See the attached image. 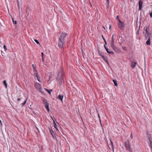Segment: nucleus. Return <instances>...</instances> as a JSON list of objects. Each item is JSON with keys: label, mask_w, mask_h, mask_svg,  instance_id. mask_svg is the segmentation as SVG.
<instances>
[{"label": "nucleus", "mask_w": 152, "mask_h": 152, "mask_svg": "<svg viewBox=\"0 0 152 152\" xmlns=\"http://www.w3.org/2000/svg\"><path fill=\"white\" fill-rule=\"evenodd\" d=\"M118 22H119V23H121L122 22L120 20V19H118Z\"/></svg>", "instance_id": "obj_38"}, {"label": "nucleus", "mask_w": 152, "mask_h": 152, "mask_svg": "<svg viewBox=\"0 0 152 152\" xmlns=\"http://www.w3.org/2000/svg\"><path fill=\"white\" fill-rule=\"evenodd\" d=\"M102 38H103V39L104 40V41L105 40V38L104 37H103V35H102Z\"/></svg>", "instance_id": "obj_44"}, {"label": "nucleus", "mask_w": 152, "mask_h": 152, "mask_svg": "<svg viewBox=\"0 0 152 152\" xmlns=\"http://www.w3.org/2000/svg\"><path fill=\"white\" fill-rule=\"evenodd\" d=\"M132 1V0H130V1Z\"/></svg>", "instance_id": "obj_57"}, {"label": "nucleus", "mask_w": 152, "mask_h": 152, "mask_svg": "<svg viewBox=\"0 0 152 152\" xmlns=\"http://www.w3.org/2000/svg\"><path fill=\"white\" fill-rule=\"evenodd\" d=\"M22 99V98H18V99H17V100H18V101H20V100L21 99Z\"/></svg>", "instance_id": "obj_42"}, {"label": "nucleus", "mask_w": 152, "mask_h": 152, "mask_svg": "<svg viewBox=\"0 0 152 152\" xmlns=\"http://www.w3.org/2000/svg\"><path fill=\"white\" fill-rule=\"evenodd\" d=\"M42 61H44V59L43 57H42Z\"/></svg>", "instance_id": "obj_49"}, {"label": "nucleus", "mask_w": 152, "mask_h": 152, "mask_svg": "<svg viewBox=\"0 0 152 152\" xmlns=\"http://www.w3.org/2000/svg\"><path fill=\"white\" fill-rule=\"evenodd\" d=\"M119 44H120V45H121V43H120Z\"/></svg>", "instance_id": "obj_56"}, {"label": "nucleus", "mask_w": 152, "mask_h": 152, "mask_svg": "<svg viewBox=\"0 0 152 152\" xmlns=\"http://www.w3.org/2000/svg\"><path fill=\"white\" fill-rule=\"evenodd\" d=\"M149 141V146H151V145H152V141H151V139H149V140H148Z\"/></svg>", "instance_id": "obj_24"}, {"label": "nucleus", "mask_w": 152, "mask_h": 152, "mask_svg": "<svg viewBox=\"0 0 152 152\" xmlns=\"http://www.w3.org/2000/svg\"><path fill=\"white\" fill-rule=\"evenodd\" d=\"M148 40L146 42V43L147 45H150L151 44V39H147Z\"/></svg>", "instance_id": "obj_15"}, {"label": "nucleus", "mask_w": 152, "mask_h": 152, "mask_svg": "<svg viewBox=\"0 0 152 152\" xmlns=\"http://www.w3.org/2000/svg\"><path fill=\"white\" fill-rule=\"evenodd\" d=\"M107 1V6H108L109 4V0H106Z\"/></svg>", "instance_id": "obj_34"}, {"label": "nucleus", "mask_w": 152, "mask_h": 152, "mask_svg": "<svg viewBox=\"0 0 152 152\" xmlns=\"http://www.w3.org/2000/svg\"><path fill=\"white\" fill-rule=\"evenodd\" d=\"M111 47L113 50L116 53H119L120 52V50L114 45V44L112 46H111Z\"/></svg>", "instance_id": "obj_6"}, {"label": "nucleus", "mask_w": 152, "mask_h": 152, "mask_svg": "<svg viewBox=\"0 0 152 152\" xmlns=\"http://www.w3.org/2000/svg\"><path fill=\"white\" fill-rule=\"evenodd\" d=\"M103 28L104 29H105V28L104 26H103Z\"/></svg>", "instance_id": "obj_53"}, {"label": "nucleus", "mask_w": 152, "mask_h": 152, "mask_svg": "<svg viewBox=\"0 0 152 152\" xmlns=\"http://www.w3.org/2000/svg\"><path fill=\"white\" fill-rule=\"evenodd\" d=\"M50 77H49V80H50Z\"/></svg>", "instance_id": "obj_55"}, {"label": "nucleus", "mask_w": 152, "mask_h": 152, "mask_svg": "<svg viewBox=\"0 0 152 152\" xmlns=\"http://www.w3.org/2000/svg\"><path fill=\"white\" fill-rule=\"evenodd\" d=\"M146 29H145V31H146V34H148L149 33H149V32L148 31V29L147 28V27H146Z\"/></svg>", "instance_id": "obj_27"}, {"label": "nucleus", "mask_w": 152, "mask_h": 152, "mask_svg": "<svg viewBox=\"0 0 152 152\" xmlns=\"http://www.w3.org/2000/svg\"><path fill=\"white\" fill-rule=\"evenodd\" d=\"M37 80H38V81L39 82H41L40 81V77H39V76L37 77Z\"/></svg>", "instance_id": "obj_30"}, {"label": "nucleus", "mask_w": 152, "mask_h": 152, "mask_svg": "<svg viewBox=\"0 0 152 152\" xmlns=\"http://www.w3.org/2000/svg\"><path fill=\"white\" fill-rule=\"evenodd\" d=\"M130 137L131 138V139H132L133 137V135H132V133L131 134Z\"/></svg>", "instance_id": "obj_36"}, {"label": "nucleus", "mask_w": 152, "mask_h": 152, "mask_svg": "<svg viewBox=\"0 0 152 152\" xmlns=\"http://www.w3.org/2000/svg\"><path fill=\"white\" fill-rule=\"evenodd\" d=\"M27 99H26L24 101V102L22 103V107H23L24 106H25V105L26 102V101H27Z\"/></svg>", "instance_id": "obj_22"}, {"label": "nucleus", "mask_w": 152, "mask_h": 152, "mask_svg": "<svg viewBox=\"0 0 152 152\" xmlns=\"http://www.w3.org/2000/svg\"><path fill=\"white\" fill-rule=\"evenodd\" d=\"M146 134L148 137V140H149V139H150L151 138V134L149 133L148 131H147Z\"/></svg>", "instance_id": "obj_12"}, {"label": "nucleus", "mask_w": 152, "mask_h": 152, "mask_svg": "<svg viewBox=\"0 0 152 152\" xmlns=\"http://www.w3.org/2000/svg\"><path fill=\"white\" fill-rule=\"evenodd\" d=\"M41 54L42 55V57H43L44 53L43 52H42L41 53Z\"/></svg>", "instance_id": "obj_45"}, {"label": "nucleus", "mask_w": 152, "mask_h": 152, "mask_svg": "<svg viewBox=\"0 0 152 152\" xmlns=\"http://www.w3.org/2000/svg\"><path fill=\"white\" fill-rule=\"evenodd\" d=\"M56 128V130L57 131H58V129L57 128V127H56V128Z\"/></svg>", "instance_id": "obj_48"}, {"label": "nucleus", "mask_w": 152, "mask_h": 152, "mask_svg": "<svg viewBox=\"0 0 152 152\" xmlns=\"http://www.w3.org/2000/svg\"><path fill=\"white\" fill-rule=\"evenodd\" d=\"M18 8L19 10L20 9V6H19V4L18 2Z\"/></svg>", "instance_id": "obj_40"}, {"label": "nucleus", "mask_w": 152, "mask_h": 152, "mask_svg": "<svg viewBox=\"0 0 152 152\" xmlns=\"http://www.w3.org/2000/svg\"><path fill=\"white\" fill-rule=\"evenodd\" d=\"M3 83L4 85L6 88H7V83L6 80H4L3 82Z\"/></svg>", "instance_id": "obj_19"}, {"label": "nucleus", "mask_w": 152, "mask_h": 152, "mask_svg": "<svg viewBox=\"0 0 152 152\" xmlns=\"http://www.w3.org/2000/svg\"><path fill=\"white\" fill-rule=\"evenodd\" d=\"M137 64V63L136 62L132 61L131 62V66L132 69L134 68L136 65Z\"/></svg>", "instance_id": "obj_9"}, {"label": "nucleus", "mask_w": 152, "mask_h": 152, "mask_svg": "<svg viewBox=\"0 0 152 152\" xmlns=\"http://www.w3.org/2000/svg\"><path fill=\"white\" fill-rule=\"evenodd\" d=\"M109 29L111 30V26H110Z\"/></svg>", "instance_id": "obj_47"}, {"label": "nucleus", "mask_w": 152, "mask_h": 152, "mask_svg": "<svg viewBox=\"0 0 152 152\" xmlns=\"http://www.w3.org/2000/svg\"><path fill=\"white\" fill-rule=\"evenodd\" d=\"M151 34L150 33L148 34H145V37L146 39H151Z\"/></svg>", "instance_id": "obj_13"}, {"label": "nucleus", "mask_w": 152, "mask_h": 152, "mask_svg": "<svg viewBox=\"0 0 152 152\" xmlns=\"http://www.w3.org/2000/svg\"><path fill=\"white\" fill-rule=\"evenodd\" d=\"M143 1L141 0H139V10H141L142 7V5L143 4Z\"/></svg>", "instance_id": "obj_7"}, {"label": "nucleus", "mask_w": 152, "mask_h": 152, "mask_svg": "<svg viewBox=\"0 0 152 152\" xmlns=\"http://www.w3.org/2000/svg\"><path fill=\"white\" fill-rule=\"evenodd\" d=\"M34 76L35 77H39L38 74V72L37 70H35V71H34Z\"/></svg>", "instance_id": "obj_17"}, {"label": "nucleus", "mask_w": 152, "mask_h": 152, "mask_svg": "<svg viewBox=\"0 0 152 152\" xmlns=\"http://www.w3.org/2000/svg\"><path fill=\"white\" fill-rule=\"evenodd\" d=\"M53 123L54 125V127L55 128H56V127H57V126L56 123H55V120H54L53 119Z\"/></svg>", "instance_id": "obj_25"}, {"label": "nucleus", "mask_w": 152, "mask_h": 152, "mask_svg": "<svg viewBox=\"0 0 152 152\" xmlns=\"http://www.w3.org/2000/svg\"><path fill=\"white\" fill-rule=\"evenodd\" d=\"M98 117H99V121H100V124H101V119H100V115H99V114H98Z\"/></svg>", "instance_id": "obj_37"}, {"label": "nucleus", "mask_w": 152, "mask_h": 152, "mask_svg": "<svg viewBox=\"0 0 152 152\" xmlns=\"http://www.w3.org/2000/svg\"><path fill=\"white\" fill-rule=\"evenodd\" d=\"M50 131L51 134L52 135L53 137L54 138L55 135L53 134V133L54 132L53 131L52 129L50 130Z\"/></svg>", "instance_id": "obj_16"}, {"label": "nucleus", "mask_w": 152, "mask_h": 152, "mask_svg": "<svg viewBox=\"0 0 152 152\" xmlns=\"http://www.w3.org/2000/svg\"><path fill=\"white\" fill-rule=\"evenodd\" d=\"M101 57H102V59L104 61H105V60L107 59H108V58H107V56H104L103 55Z\"/></svg>", "instance_id": "obj_20"}, {"label": "nucleus", "mask_w": 152, "mask_h": 152, "mask_svg": "<svg viewBox=\"0 0 152 152\" xmlns=\"http://www.w3.org/2000/svg\"><path fill=\"white\" fill-rule=\"evenodd\" d=\"M151 149L152 150V145H151V146L150 147Z\"/></svg>", "instance_id": "obj_50"}, {"label": "nucleus", "mask_w": 152, "mask_h": 152, "mask_svg": "<svg viewBox=\"0 0 152 152\" xmlns=\"http://www.w3.org/2000/svg\"><path fill=\"white\" fill-rule=\"evenodd\" d=\"M59 100H60V101L61 102H63V95H62L60 94L57 97H56Z\"/></svg>", "instance_id": "obj_11"}, {"label": "nucleus", "mask_w": 152, "mask_h": 152, "mask_svg": "<svg viewBox=\"0 0 152 152\" xmlns=\"http://www.w3.org/2000/svg\"><path fill=\"white\" fill-rule=\"evenodd\" d=\"M12 22L14 24H16L17 23V21L16 20L15 21L14 18H12Z\"/></svg>", "instance_id": "obj_21"}, {"label": "nucleus", "mask_w": 152, "mask_h": 152, "mask_svg": "<svg viewBox=\"0 0 152 152\" xmlns=\"http://www.w3.org/2000/svg\"><path fill=\"white\" fill-rule=\"evenodd\" d=\"M122 49L124 50L125 51L126 50V47H123Z\"/></svg>", "instance_id": "obj_35"}, {"label": "nucleus", "mask_w": 152, "mask_h": 152, "mask_svg": "<svg viewBox=\"0 0 152 152\" xmlns=\"http://www.w3.org/2000/svg\"><path fill=\"white\" fill-rule=\"evenodd\" d=\"M113 82L115 86H117L118 84L117 83V81L115 79H113Z\"/></svg>", "instance_id": "obj_18"}, {"label": "nucleus", "mask_w": 152, "mask_h": 152, "mask_svg": "<svg viewBox=\"0 0 152 152\" xmlns=\"http://www.w3.org/2000/svg\"><path fill=\"white\" fill-rule=\"evenodd\" d=\"M42 102L44 105L48 112H49L50 109L49 106L48 102L45 99H43L42 100Z\"/></svg>", "instance_id": "obj_4"}, {"label": "nucleus", "mask_w": 152, "mask_h": 152, "mask_svg": "<svg viewBox=\"0 0 152 152\" xmlns=\"http://www.w3.org/2000/svg\"><path fill=\"white\" fill-rule=\"evenodd\" d=\"M64 74L63 70L62 69H61L58 70V73L57 77L56 78V80L58 82L60 86H61L64 82Z\"/></svg>", "instance_id": "obj_2"}, {"label": "nucleus", "mask_w": 152, "mask_h": 152, "mask_svg": "<svg viewBox=\"0 0 152 152\" xmlns=\"http://www.w3.org/2000/svg\"><path fill=\"white\" fill-rule=\"evenodd\" d=\"M106 50L108 54L112 55H113L114 54V53L113 51H110L108 48Z\"/></svg>", "instance_id": "obj_14"}, {"label": "nucleus", "mask_w": 152, "mask_h": 152, "mask_svg": "<svg viewBox=\"0 0 152 152\" xmlns=\"http://www.w3.org/2000/svg\"><path fill=\"white\" fill-rule=\"evenodd\" d=\"M4 50H5V51H6L7 49V47H6V45H4Z\"/></svg>", "instance_id": "obj_29"}, {"label": "nucleus", "mask_w": 152, "mask_h": 152, "mask_svg": "<svg viewBox=\"0 0 152 152\" xmlns=\"http://www.w3.org/2000/svg\"><path fill=\"white\" fill-rule=\"evenodd\" d=\"M118 27L122 31H124V24L122 22L121 23H118Z\"/></svg>", "instance_id": "obj_5"}, {"label": "nucleus", "mask_w": 152, "mask_h": 152, "mask_svg": "<svg viewBox=\"0 0 152 152\" xmlns=\"http://www.w3.org/2000/svg\"><path fill=\"white\" fill-rule=\"evenodd\" d=\"M67 34L63 32L58 38V46L59 48H64L66 42L65 38L67 36Z\"/></svg>", "instance_id": "obj_1"}, {"label": "nucleus", "mask_w": 152, "mask_h": 152, "mask_svg": "<svg viewBox=\"0 0 152 152\" xmlns=\"http://www.w3.org/2000/svg\"><path fill=\"white\" fill-rule=\"evenodd\" d=\"M104 42H105V44H105V45H107V43L106 40H105L104 41Z\"/></svg>", "instance_id": "obj_46"}, {"label": "nucleus", "mask_w": 152, "mask_h": 152, "mask_svg": "<svg viewBox=\"0 0 152 152\" xmlns=\"http://www.w3.org/2000/svg\"><path fill=\"white\" fill-rule=\"evenodd\" d=\"M119 16L118 15H117L116 17V20H118V19H119Z\"/></svg>", "instance_id": "obj_43"}, {"label": "nucleus", "mask_w": 152, "mask_h": 152, "mask_svg": "<svg viewBox=\"0 0 152 152\" xmlns=\"http://www.w3.org/2000/svg\"><path fill=\"white\" fill-rule=\"evenodd\" d=\"M34 85H35V86L36 88L37 89H38L40 91L41 88H40V84H39V83H35Z\"/></svg>", "instance_id": "obj_8"}, {"label": "nucleus", "mask_w": 152, "mask_h": 152, "mask_svg": "<svg viewBox=\"0 0 152 152\" xmlns=\"http://www.w3.org/2000/svg\"><path fill=\"white\" fill-rule=\"evenodd\" d=\"M46 91L48 92V93L50 94V92H52V90H48L47 89H46Z\"/></svg>", "instance_id": "obj_23"}, {"label": "nucleus", "mask_w": 152, "mask_h": 152, "mask_svg": "<svg viewBox=\"0 0 152 152\" xmlns=\"http://www.w3.org/2000/svg\"><path fill=\"white\" fill-rule=\"evenodd\" d=\"M124 145L126 150H128L130 152H131L132 151V148H131V145L129 143V142L128 140H127L126 141Z\"/></svg>", "instance_id": "obj_3"}, {"label": "nucleus", "mask_w": 152, "mask_h": 152, "mask_svg": "<svg viewBox=\"0 0 152 152\" xmlns=\"http://www.w3.org/2000/svg\"><path fill=\"white\" fill-rule=\"evenodd\" d=\"M105 61V62L107 63V64L109 62L108 61H107V59H106V60H105L104 61Z\"/></svg>", "instance_id": "obj_41"}, {"label": "nucleus", "mask_w": 152, "mask_h": 152, "mask_svg": "<svg viewBox=\"0 0 152 152\" xmlns=\"http://www.w3.org/2000/svg\"><path fill=\"white\" fill-rule=\"evenodd\" d=\"M150 16L151 18H152V10L151 12H150V13H149Z\"/></svg>", "instance_id": "obj_31"}, {"label": "nucleus", "mask_w": 152, "mask_h": 152, "mask_svg": "<svg viewBox=\"0 0 152 152\" xmlns=\"http://www.w3.org/2000/svg\"><path fill=\"white\" fill-rule=\"evenodd\" d=\"M110 141H111V147H112V149L113 150V151H114V149L113 146V142L111 141V140H110Z\"/></svg>", "instance_id": "obj_26"}, {"label": "nucleus", "mask_w": 152, "mask_h": 152, "mask_svg": "<svg viewBox=\"0 0 152 152\" xmlns=\"http://www.w3.org/2000/svg\"><path fill=\"white\" fill-rule=\"evenodd\" d=\"M32 66L33 68L34 69V71H35V70H36V67H35L34 66V65L33 64L32 65Z\"/></svg>", "instance_id": "obj_33"}, {"label": "nucleus", "mask_w": 152, "mask_h": 152, "mask_svg": "<svg viewBox=\"0 0 152 152\" xmlns=\"http://www.w3.org/2000/svg\"><path fill=\"white\" fill-rule=\"evenodd\" d=\"M1 54H2V55H3L2 54V53L3 52L1 50Z\"/></svg>", "instance_id": "obj_54"}, {"label": "nucleus", "mask_w": 152, "mask_h": 152, "mask_svg": "<svg viewBox=\"0 0 152 152\" xmlns=\"http://www.w3.org/2000/svg\"><path fill=\"white\" fill-rule=\"evenodd\" d=\"M98 53H99V55L100 56H102L103 55H102V54L100 52V51L99 50H98Z\"/></svg>", "instance_id": "obj_32"}, {"label": "nucleus", "mask_w": 152, "mask_h": 152, "mask_svg": "<svg viewBox=\"0 0 152 152\" xmlns=\"http://www.w3.org/2000/svg\"><path fill=\"white\" fill-rule=\"evenodd\" d=\"M107 64L109 66H110V64L109 62Z\"/></svg>", "instance_id": "obj_52"}, {"label": "nucleus", "mask_w": 152, "mask_h": 152, "mask_svg": "<svg viewBox=\"0 0 152 152\" xmlns=\"http://www.w3.org/2000/svg\"><path fill=\"white\" fill-rule=\"evenodd\" d=\"M104 48H105V50H106L108 48L105 45V44H104Z\"/></svg>", "instance_id": "obj_39"}, {"label": "nucleus", "mask_w": 152, "mask_h": 152, "mask_svg": "<svg viewBox=\"0 0 152 152\" xmlns=\"http://www.w3.org/2000/svg\"><path fill=\"white\" fill-rule=\"evenodd\" d=\"M34 41H35V42L37 44H39L40 43H39V41L36 39H34Z\"/></svg>", "instance_id": "obj_28"}, {"label": "nucleus", "mask_w": 152, "mask_h": 152, "mask_svg": "<svg viewBox=\"0 0 152 152\" xmlns=\"http://www.w3.org/2000/svg\"><path fill=\"white\" fill-rule=\"evenodd\" d=\"M107 64L109 66H110V64L109 62Z\"/></svg>", "instance_id": "obj_51"}, {"label": "nucleus", "mask_w": 152, "mask_h": 152, "mask_svg": "<svg viewBox=\"0 0 152 152\" xmlns=\"http://www.w3.org/2000/svg\"><path fill=\"white\" fill-rule=\"evenodd\" d=\"M114 35V34H113L112 36L111 37V42L110 43V46H112L113 45H114V39L113 38Z\"/></svg>", "instance_id": "obj_10"}]
</instances>
